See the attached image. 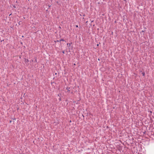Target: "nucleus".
Here are the masks:
<instances>
[{
  "label": "nucleus",
  "mask_w": 154,
  "mask_h": 154,
  "mask_svg": "<svg viewBox=\"0 0 154 154\" xmlns=\"http://www.w3.org/2000/svg\"><path fill=\"white\" fill-rule=\"evenodd\" d=\"M71 44H72V43H67V46H68L69 47V46H70Z\"/></svg>",
  "instance_id": "nucleus-1"
},
{
  "label": "nucleus",
  "mask_w": 154,
  "mask_h": 154,
  "mask_svg": "<svg viewBox=\"0 0 154 154\" xmlns=\"http://www.w3.org/2000/svg\"><path fill=\"white\" fill-rule=\"evenodd\" d=\"M25 61L26 62H28V61H29L28 60V59H25Z\"/></svg>",
  "instance_id": "nucleus-2"
},
{
  "label": "nucleus",
  "mask_w": 154,
  "mask_h": 154,
  "mask_svg": "<svg viewBox=\"0 0 154 154\" xmlns=\"http://www.w3.org/2000/svg\"><path fill=\"white\" fill-rule=\"evenodd\" d=\"M64 41V40L63 39H61L60 40V41Z\"/></svg>",
  "instance_id": "nucleus-3"
},
{
  "label": "nucleus",
  "mask_w": 154,
  "mask_h": 154,
  "mask_svg": "<svg viewBox=\"0 0 154 154\" xmlns=\"http://www.w3.org/2000/svg\"><path fill=\"white\" fill-rule=\"evenodd\" d=\"M142 75H143L144 76L145 75V73L144 72H143L142 73Z\"/></svg>",
  "instance_id": "nucleus-4"
},
{
  "label": "nucleus",
  "mask_w": 154,
  "mask_h": 154,
  "mask_svg": "<svg viewBox=\"0 0 154 154\" xmlns=\"http://www.w3.org/2000/svg\"><path fill=\"white\" fill-rule=\"evenodd\" d=\"M62 53L63 54H65V52H64V51H62Z\"/></svg>",
  "instance_id": "nucleus-5"
},
{
  "label": "nucleus",
  "mask_w": 154,
  "mask_h": 154,
  "mask_svg": "<svg viewBox=\"0 0 154 154\" xmlns=\"http://www.w3.org/2000/svg\"><path fill=\"white\" fill-rule=\"evenodd\" d=\"M59 100L60 101L61 100V98H60L59 99Z\"/></svg>",
  "instance_id": "nucleus-6"
},
{
  "label": "nucleus",
  "mask_w": 154,
  "mask_h": 154,
  "mask_svg": "<svg viewBox=\"0 0 154 154\" xmlns=\"http://www.w3.org/2000/svg\"><path fill=\"white\" fill-rule=\"evenodd\" d=\"M76 27H78V25H76Z\"/></svg>",
  "instance_id": "nucleus-7"
},
{
  "label": "nucleus",
  "mask_w": 154,
  "mask_h": 154,
  "mask_svg": "<svg viewBox=\"0 0 154 154\" xmlns=\"http://www.w3.org/2000/svg\"><path fill=\"white\" fill-rule=\"evenodd\" d=\"M98 45H98V44H97V46H98Z\"/></svg>",
  "instance_id": "nucleus-8"
},
{
  "label": "nucleus",
  "mask_w": 154,
  "mask_h": 154,
  "mask_svg": "<svg viewBox=\"0 0 154 154\" xmlns=\"http://www.w3.org/2000/svg\"><path fill=\"white\" fill-rule=\"evenodd\" d=\"M74 65H75V64L74 63Z\"/></svg>",
  "instance_id": "nucleus-9"
},
{
  "label": "nucleus",
  "mask_w": 154,
  "mask_h": 154,
  "mask_svg": "<svg viewBox=\"0 0 154 154\" xmlns=\"http://www.w3.org/2000/svg\"><path fill=\"white\" fill-rule=\"evenodd\" d=\"M58 96H59V94H58Z\"/></svg>",
  "instance_id": "nucleus-10"
}]
</instances>
